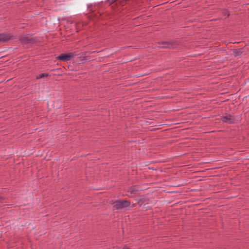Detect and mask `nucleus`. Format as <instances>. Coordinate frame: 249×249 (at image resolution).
I'll return each instance as SVG.
<instances>
[{
    "instance_id": "1",
    "label": "nucleus",
    "mask_w": 249,
    "mask_h": 249,
    "mask_svg": "<svg viewBox=\"0 0 249 249\" xmlns=\"http://www.w3.org/2000/svg\"><path fill=\"white\" fill-rule=\"evenodd\" d=\"M113 210H119L129 207L131 205V202L125 199H118L113 203Z\"/></svg>"
},
{
    "instance_id": "2",
    "label": "nucleus",
    "mask_w": 249,
    "mask_h": 249,
    "mask_svg": "<svg viewBox=\"0 0 249 249\" xmlns=\"http://www.w3.org/2000/svg\"><path fill=\"white\" fill-rule=\"evenodd\" d=\"M76 55H77V54H76V52H72L68 53H62L57 57V59L61 61H68Z\"/></svg>"
},
{
    "instance_id": "3",
    "label": "nucleus",
    "mask_w": 249,
    "mask_h": 249,
    "mask_svg": "<svg viewBox=\"0 0 249 249\" xmlns=\"http://www.w3.org/2000/svg\"><path fill=\"white\" fill-rule=\"evenodd\" d=\"M95 51L93 52H84L83 53H80V56L79 57H77V61L80 63H84L86 62V57L88 56L87 54H91L93 53H95Z\"/></svg>"
},
{
    "instance_id": "4",
    "label": "nucleus",
    "mask_w": 249,
    "mask_h": 249,
    "mask_svg": "<svg viewBox=\"0 0 249 249\" xmlns=\"http://www.w3.org/2000/svg\"><path fill=\"white\" fill-rule=\"evenodd\" d=\"M15 39V37L8 33L0 34V42H7Z\"/></svg>"
},
{
    "instance_id": "5",
    "label": "nucleus",
    "mask_w": 249,
    "mask_h": 249,
    "mask_svg": "<svg viewBox=\"0 0 249 249\" xmlns=\"http://www.w3.org/2000/svg\"><path fill=\"white\" fill-rule=\"evenodd\" d=\"M221 120L224 123L229 124H234L235 121L234 116L231 114H226L225 116H222Z\"/></svg>"
},
{
    "instance_id": "6",
    "label": "nucleus",
    "mask_w": 249,
    "mask_h": 249,
    "mask_svg": "<svg viewBox=\"0 0 249 249\" xmlns=\"http://www.w3.org/2000/svg\"><path fill=\"white\" fill-rule=\"evenodd\" d=\"M19 41L23 44H33L36 42V39L33 38H30L28 35L23 36L19 38Z\"/></svg>"
},
{
    "instance_id": "7",
    "label": "nucleus",
    "mask_w": 249,
    "mask_h": 249,
    "mask_svg": "<svg viewBox=\"0 0 249 249\" xmlns=\"http://www.w3.org/2000/svg\"><path fill=\"white\" fill-rule=\"evenodd\" d=\"M160 44H162L163 46L160 47L161 48H174L175 46L177 45L178 44L177 42L175 41H164L160 43Z\"/></svg>"
},
{
    "instance_id": "8",
    "label": "nucleus",
    "mask_w": 249,
    "mask_h": 249,
    "mask_svg": "<svg viewBox=\"0 0 249 249\" xmlns=\"http://www.w3.org/2000/svg\"><path fill=\"white\" fill-rule=\"evenodd\" d=\"M138 191H139V189H138L136 186H132L129 188L128 192L133 196L136 195Z\"/></svg>"
},
{
    "instance_id": "9",
    "label": "nucleus",
    "mask_w": 249,
    "mask_h": 249,
    "mask_svg": "<svg viewBox=\"0 0 249 249\" xmlns=\"http://www.w3.org/2000/svg\"><path fill=\"white\" fill-rule=\"evenodd\" d=\"M146 200H147L145 198L138 199L136 200L137 201L136 204L139 205L140 206H141L143 203H145Z\"/></svg>"
},
{
    "instance_id": "10",
    "label": "nucleus",
    "mask_w": 249,
    "mask_h": 249,
    "mask_svg": "<svg viewBox=\"0 0 249 249\" xmlns=\"http://www.w3.org/2000/svg\"><path fill=\"white\" fill-rule=\"evenodd\" d=\"M49 76V74L47 73H42L39 74L37 77V79H40L42 78L47 77Z\"/></svg>"
},
{
    "instance_id": "11",
    "label": "nucleus",
    "mask_w": 249,
    "mask_h": 249,
    "mask_svg": "<svg viewBox=\"0 0 249 249\" xmlns=\"http://www.w3.org/2000/svg\"><path fill=\"white\" fill-rule=\"evenodd\" d=\"M242 52L241 49H235L234 50V54L235 56H238L241 54Z\"/></svg>"
},
{
    "instance_id": "12",
    "label": "nucleus",
    "mask_w": 249,
    "mask_h": 249,
    "mask_svg": "<svg viewBox=\"0 0 249 249\" xmlns=\"http://www.w3.org/2000/svg\"><path fill=\"white\" fill-rule=\"evenodd\" d=\"M223 14L224 15V16H226L227 17H229L230 16V13L229 12V11H228L227 10H225L223 12Z\"/></svg>"
},
{
    "instance_id": "13",
    "label": "nucleus",
    "mask_w": 249,
    "mask_h": 249,
    "mask_svg": "<svg viewBox=\"0 0 249 249\" xmlns=\"http://www.w3.org/2000/svg\"><path fill=\"white\" fill-rule=\"evenodd\" d=\"M136 204H137L136 203V204H133L132 205V206H131V207H134L136 206Z\"/></svg>"
}]
</instances>
